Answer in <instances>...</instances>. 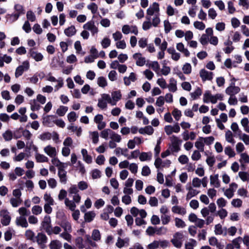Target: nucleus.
I'll list each match as a JSON object with an SVG mask.
<instances>
[{
  "label": "nucleus",
  "instance_id": "nucleus-1",
  "mask_svg": "<svg viewBox=\"0 0 249 249\" xmlns=\"http://www.w3.org/2000/svg\"><path fill=\"white\" fill-rule=\"evenodd\" d=\"M101 239V234L100 231L97 229H94L92 231L91 237L88 234L85 235V243L92 247H96L95 242L100 241Z\"/></svg>",
  "mask_w": 249,
  "mask_h": 249
},
{
  "label": "nucleus",
  "instance_id": "nucleus-2",
  "mask_svg": "<svg viewBox=\"0 0 249 249\" xmlns=\"http://www.w3.org/2000/svg\"><path fill=\"white\" fill-rule=\"evenodd\" d=\"M14 12L11 14H8L7 16L12 22H15L18 19L19 17L25 14V10L23 5L17 3L14 5Z\"/></svg>",
  "mask_w": 249,
  "mask_h": 249
},
{
  "label": "nucleus",
  "instance_id": "nucleus-3",
  "mask_svg": "<svg viewBox=\"0 0 249 249\" xmlns=\"http://www.w3.org/2000/svg\"><path fill=\"white\" fill-rule=\"evenodd\" d=\"M223 98V95L221 93L213 95L209 91H207L203 95V101L205 103H211L214 104L218 100L222 101Z\"/></svg>",
  "mask_w": 249,
  "mask_h": 249
},
{
  "label": "nucleus",
  "instance_id": "nucleus-4",
  "mask_svg": "<svg viewBox=\"0 0 249 249\" xmlns=\"http://www.w3.org/2000/svg\"><path fill=\"white\" fill-rule=\"evenodd\" d=\"M160 5L156 2H153L151 4L146 10V15L145 18L146 19H151V17L153 16L160 15Z\"/></svg>",
  "mask_w": 249,
  "mask_h": 249
},
{
  "label": "nucleus",
  "instance_id": "nucleus-5",
  "mask_svg": "<svg viewBox=\"0 0 249 249\" xmlns=\"http://www.w3.org/2000/svg\"><path fill=\"white\" fill-rule=\"evenodd\" d=\"M170 140L171 142V144L170 146V149L171 152H178L180 149V145L182 143V141L175 135L170 137Z\"/></svg>",
  "mask_w": 249,
  "mask_h": 249
},
{
  "label": "nucleus",
  "instance_id": "nucleus-6",
  "mask_svg": "<svg viewBox=\"0 0 249 249\" xmlns=\"http://www.w3.org/2000/svg\"><path fill=\"white\" fill-rule=\"evenodd\" d=\"M122 95L120 90L113 91L109 95V104L114 106L122 99Z\"/></svg>",
  "mask_w": 249,
  "mask_h": 249
},
{
  "label": "nucleus",
  "instance_id": "nucleus-7",
  "mask_svg": "<svg viewBox=\"0 0 249 249\" xmlns=\"http://www.w3.org/2000/svg\"><path fill=\"white\" fill-rule=\"evenodd\" d=\"M29 68L30 63L28 61L23 62L21 65L16 68L15 72V77L17 78L22 75L24 71L28 70Z\"/></svg>",
  "mask_w": 249,
  "mask_h": 249
},
{
  "label": "nucleus",
  "instance_id": "nucleus-8",
  "mask_svg": "<svg viewBox=\"0 0 249 249\" xmlns=\"http://www.w3.org/2000/svg\"><path fill=\"white\" fill-rule=\"evenodd\" d=\"M83 28L84 29L90 31L92 36L97 34L99 32L98 28L95 25L93 20H90L84 24Z\"/></svg>",
  "mask_w": 249,
  "mask_h": 249
},
{
  "label": "nucleus",
  "instance_id": "nucleus-9",
  "mask_svg": "<svg viewBox=\"0 0 249 249\" xmlns=\"http://www.w3.org/2000/svg\"><path fill=\"white\" fill-rule=\"evenodd\" d=\"M183 238V235L181 232H176L171 240L173 245L177 248H180L182 246V240Z\"/></svg>",
  "mask_w": 249,
  "mask_h": 249
},
{
  "label": "nucleus",
  "instance_id": "nucleus-10",
  "mask_svg": "<svg viewBox=\"0 0 249 249\" xmlns=\"http://www.w3.org/2000/svg\"><path fill=\"white\" fill-rule=\"evenodd\" d=\"M108 99V94L103 93L101 94V98L98 99L97 106L101 109H106L107 107V103L109 104Z\"/></svg>",
  "mask_w": 249,
  "mask_h": 249
},
{
  "label": "nucleus",
  "instance_id": "nucleus-11",
  "mask_svg": "<svg viewBox=\"0 0 249 249\" xmlns=\"http://www.w3.org/2000/svg\"><path fill=\"white\" fill-rule=\"evenodd\" d=\"M0 216L1 217L0 222L3 226L9 225L11 221V216L9 212L7 210H2L0 212Z\"/></svg>",
  "mask_w": 249,
  "mask_h": 249
},
{
  "label": "nucleus",
  "instance_id": "nucleus-12",
  "mask_svg": "<svg viewBox=\"0 0 249 249\" xmlns=\"http://www.w3.org/2000/svg\"><path fill=\"white\" fill-rule=\"evenodd\" d=\"M122 31L124 35L131 33L137 35L139 33L138 28L136 25H129L128 24H125L122 26Z\"/></svg>",
  "mask_w": 249,
  "mask_h": 249
},
{
  "label": "nucleus",
  "instance_id": "nucleus-13",
  "mask_svg": "<svg viewBox=\"0 0 249 249\" xmlns=\"http://www.w3.org/2000/svg\"><path fill=\"white\" fill-rule=\"evenodd\" d=\"M238 187V185L232 182L230 185L229 188L227 189L224 193V195L229 199L231 198L234 196V193Z\"/></svg>",
  "mask_w": 249,
  "mask_h": 249
},
{
  "label": "nucleus",
  "instance_id": "nucleus-14",
  "mask_svg": "<svg viewBox=\"0 0 249 249\" xmlns=\"http://www.w3.org/2000/svg\"><path fill=\"white\" fill-rule=\"evenodd\" d=\"M104 117L102 114H97L93 119L94 122L97 124L99 130L104 129L106 126V123L103 121Z\"/></svg>",
  "mask_w": 249,
  "mask_h": 249
},
{
  "label": "nucleus",
  "instance_id": "nucleus-15",
  "mask_svg": "<svg viewBox=\"0 0 249 249\" xmlns=\"http://www.w3.org/2000/svg\"><path fill=\"white\" fill-rule=\"evenodd\" d=\"M164 131L167 135H170L173 133H178L180 131V126L178 124H176L174 125H167L164 127Z\"/></svg>",
  "mask_w": 249,
  "mask_h": 249
},
{
  "label": "nucleus",
  "instance_id": "nucleus-16",
  "mask_svg": "<svg viewBox=\"0 0 249 249\" xmlns=\"http://www.w3.org/2000/svg\"><path fill=\"white\" fill-rule=\"evenodd\" d=\"M171 163V162L169 160L162 161L161 159L157 157L155 160L154 165L156 168L159 169L169 167Z\"/></svg>",
  "mask_w": 249,
  "mask_h": 249
},
{
  "label": "nucleus",
  "instance_id": "nucleus-17",
  "mask_svg": "<svg viewBox=\"0 0 249 249\" xmlns=\"http://www.w3.org/2000/svg\"><path fill=\"white\" fill-rule=\"evenodd\" d=\"M132 57L137 66L142 67L145 65L146 62L145 58L142 56V53H135L133 54Z\"/></svg>",
  "mask_w": 249,
  "mask_h": 249
},
{
  "label": "nucleus",
  "instance_id": "nucleus-18",
  "mask_svg": "<svg viewBox=\"0 0 249 249\" xmlns=\"http://www.w3.org/2000/svg\"><path fill=\"white\" fill-rule=\"evenodd\" d=\"M44 153L50 158L56 157L57 154L56 149L55 147L50 144L47 145L43 148Z\"/></svg>",
  "mask_w": 249,
  "mask_h": 249
},
{
  "label": "nucleus",
  "instance_id": "nucleus-19",
  "mask_svg": "<svg viewBox=\"0 0 249 249\" xmlns=\"http://www.w3.org/2000/svg\"><path fill=\"white\" fill-rule=\"evenodd\" d=\"M240 91V89L239 87L235 86L234 84H231L226 88L225 92L230 96H234L235 94L238 93Z\"/></svg>",
  "mask_w": 249,
  "mask_h": 249
},
{
  "label": "nucleus",
  "instance_id": "nucleus-20",
  "mask_svg": "<svg viewBox=\"0 0 249 249\" xmlns=\"http://www.w3.org/2000/svg\"><path fill=\"white\" fill-rule=\"evenodd\" d=\"M199 75L203 81L206 80L210 81L213 78V73L211 71H208L205 69H202L200 71Z\"/></svg>",
  "mask_w": 249,
  "mask_h": 249
},
{
  "label": "nucleus",
  "instance_id": "nucleus-21",
  "mask_svg": "<svg viewBox=\"0 0 249 249\" xmlns=\"http://www.w3.org/2000/svg\"><path fill=\"white\" fill-rule=\"evenodd\" d=\"M56 118L54 115H47L43 118V123L48 127H52L54 124V121Z\"/></svg>",
  "mask_w": 249,
  "mask_h": 249
},
{
  "label": "nucleus",
  "instance_id": "nucleus-22",
  "mask_svg": "<svg viewBox=\"0 0 249 249\" xmlns=\"http://www.w3.org/2000/svg\"><path fill=\"white\" fill-rule=\"evenodd\" d=\"M209 244L215 247L217 249H223L224 246L218 241V239L214 236L210 237L208 240Z\"/></svg>",
  "mask_w": 249,
  "mask_h": 249
},
{
  "label": "nucleus",
  "instance_id": "nucleus-23",
  "mask_svg": "<svg viewBox=\"0 0 249 249\" xmlns=\"http://www.w3.org/2000/svg\"><path fill=\"white\" fill-rule=\"evenodd\" d=\"M227 231V228L222 227V225L220 224H216L214 226V233L216 235L226 236Z\"/></svg>",
  "mask_w": 249,
  "mask_h": 249
},
{
  "label": "nucleus",
  "instance_id": "nucleus-24",
  "mask_svg": "<svg viewBox=\"0 0 249 249\" xmlns=\"http://www.w3.org/2000/svg\"><path fill=\"white\" fill-rule=\"evenodd\" d=\"M123 79L124 85L128 86L131 82H134L137 80V76L134 72H131L129 76H124Z\"/></svg>",
  "mask_w": 249,
  "mask_h": 249
},
{
  "label": "nucleus",
  "instance_id": "nucleus-25",
  "mask_svg": "<svg viewBox=\"0 0 249 249\" xmlns=\"http://www.w3.org/2000/svg\"><path fill=\"white\" fill-rule=\"evenodd\" d=\"M15 223L17 226H21L23 228H27L28 227L27 219L25 217L23 216L17 217Z\"/></svg>",
  "mask_w": 249,
  "mask_h": 249
},
{
  "label": "nucleus",
  "instance_id": "nucleus-26",
  "mask_svg": "<svg viewBox=\"0 0 249 249\" xmlns=\"http://www.w3.org/2000/svg\"><path fill=\"white\" fill-rule=\"evenodd\" d=\"M176 49L178 51L182 53L185 57L190 56V52L185 47L184 45L182 42L178 43L176 44Z\"/></svg>",
  "mask_w": 249,
  "mask_h": 249
},
{
  "label": "nucleus",
  "instance_id": "nucleus-27",
  "mask_svg": "<svg viewBox=\"0 0 249 249\" xmlns=\"http://www.w3.org/2000/svg\"><path fill=\"white\" fill-rule=\"evenodd\" d=\"M167 88L170 91L175 92L178 89L177 80L173 77L170 78Z\"/></svg>",
  "mask_w": 249,
  "mask_h": 249
},
{
  "label": "nucleus",
  "instance_id": "nucleus-28",
  "mask_svg": "<svg viewBox=\"0 0 249 249\" xmlns=\"http://www.w3.org/2000/svg\"><path fill=\"white\" fill-rule=\"evenodd\" d=\"M129 243V239L128 238L122 239L121 237H119L117 238V242L115 244V245L118 248L121 249L124 246H128Z\"/></svg>",
  "mask_w": 249,
  "mask_h": 249
},
{
  "label": "nucleus",
  "instance_id": "nucleus-29",
  "mask_svg": "<svg viewBox=\"0 0 249 249\" xmlns=\"http://www.w3.org/2000/svg\"><path fill=\"white\" fill-rule=\"evenodd\" d=\"M81 153L83 157V160L88 164H90L92 162L91 156L88 154V152L86 149L82 148Z\"/></svg>",
  "mask_w": 249,
  "mask_h": 249
},
{
  "label": "nucleus",
  "instance_id": "nucleus-30",
  "mask_svg": "<svg viewBox=\"0 0 249 249\" xmlns=\"http://www.w3.org/2000/svg\"><path fill=\"white\" fill-rule=\"evenodd\" d=\"M36 238V242L40 246L44 245L47 241V237L41 232L38 233Z\"/></svg>",
  "mask_w": 249,
  "mask_h": 249
},
{
  "label": "nucleus",
  "instance_id": "nucleus-31",
  "mask_svg": "<svg viewBox=\"0 0 249 249\" xmlns=\"http://www.w3.org/2000/svg\"><path fill=\"white\" fill-rule=\"evenodd\" d=\"M187 190L188 191L186 196V199L187 200L190 199L199 193V191L195 189H194L192 187H189L187 188Z\"/></svg>",
  "mask_w": 249,
  "mask_h": 249
},
{
  "label": "nucleus",
  "instance_id": "nucleus-32",
  "mask_svg": "<svg viewBox=\"0 0 249 249\" xmlns=\"http://www.w3.org/2000/svg\"><path fill=\"white\" fill-rule=\"evenodd\" d=\"M58 176L60 182L63 184H66L67 181V172L64 168H61L58 170Z\"/></svg>",
  "mask_w": 249,
  "mask_h": 249
},
{
  "label": "nucleus",
  "instance_id": "nucleus-33",
  "mask_svg": "<svg viewBox=\"0 0 249 249\" xmlns=\"http://www.w3.org/2000/svg\"><path fill=\"white\" fill-rule=\"evenodd\" d=\"M167 42L166 41L164 40L161 44L160 46V51L158 53V58L159 59H161L164 57V51L167 49Z\"/></svg>",
  "mask_w": 249,
  "mask_h": 249
},
{
  "label": "nucleus",
  "instance_id": "nucleus-34",
  "mask_svg": "<svg viewBox=\"0 0 249 249\" xmlns=\"http://www.w3.org/2000/svg\"><path fill=\"white\" fill-rule=\"evenodd\" d=\"M59 225L64 230V231H71L72 227L71 223L67 219L62 220Z\"/></svg>",
  "mask_w": 249,
  "mask_h": 249
},
{
  "label": "nucleus",
  "instance_id": "nucleus-35",
  "mask_svg": "<svg viewBox=\"0 0 249 249\" xmlns=\"http://www.w3.org/2000/svg\"><path fill=\"white\" fill-rule=\"evenodd\" d=\"M218 174L211 175L210 177V184L215 188H219L220 186V182L219 180Z\"/></svg>",
  "mask_w": 249,
  "mask_h": 249
},
{
  "label": "nucleus",
  "instance_id": "nucleus-36",
  "mask_svg": "<svg viewBox=\"0 0 249 249\" xmlns=\"http://www.w3.org/2000/svg\"><path fill=\"white\" fill-rule=\"evenodd\" d=\"M195 146L198 150H199L201 152H203L204 151L205 146L203 137H198L195 143Z\"/></svg>",
  "mask_w": 249,
  "mask_h": 249
},
{
  "label": "nucleus",
  "instance_id": "nucleus-37",
  "mask_svg": "<svg viewBox=\"0 0 249 249\" xmlns=\"http://www.w3.org/2000/svg\"><path fill=\"white\" fill-rule=\"evenodd\" d=\"M239 161L242 166H244L246 164L249 163V156L246 153L240 154V159Z\"/></svg>",
  "mask_w": 249,
  "mask_h": 249
},
{
  "label": "nucleus",
  "instance_id": "nucleus-38",
  "mask_svg": "<svg viewBox=\"0 0 249 249\" xmlns=\"http://www.w3.org/2000/svg\"><path fill=\"white\" fill-rule=\"evenodd\" d=\"M154 130L151 125H147L144 127L139 129V132L141 134H147L151 135L154 133Z\"/></svg>",
  "mask_w": 249,
  "mask_h": 249
},
{
  "label": "nucleus",
  "instance_id": "nucleus-39",
  "mask_svg": "<svg viewBox=\"0 0 249 249\" xmlns=\"http://www.w3.org/2000/svg\"><path fill=\"white\" fill-rule=\"evenodd\" d=\"M51 162L53 165L57 167L58 170L61 168H65L66 167L65 164L60 161L56 156L52 158Z\"/></svg>",
  "mask_w": 249,
  "mask_h": 249
},
{
  "label": "nucleus",
  "instance_id": "nucleus-40",
  "mask_svg": "<svg viewBox=\"0 0 249 249\" xmlns=\"http://www.w3.org/2000/svg\"><path fill=\"white\" fill-rule=\"evenodd\" d=\"M51 217L49 215L44 216L43 220L41 222V226L46 231L47 229H50L51 228Z\"/></svg>",
  "mask_w": 249,
  "mask_h": 249
},
{
  "label": "nucleus",
  "instance_id": "nucleus-41",
  "mask_svg": "<svg viewBox=\"0 0 249 249\" xmlns=\"http://www.w3.org/2000/svg\"><path fill=\"white\" fill-rule=\"evenodd\" d=\"M49 247L50 249H61L62 247V244L59 240L54 239L50 242Z\"/></svg>",
  "mask_w": 249,
  "mask_h": 249
},
{
  "label": "nucleus",
  "instance_id": "nucleus-42",
  "mask_svg": "<svg viewBox=\"0 0 249 249\" xmlns=\"http://www.w3.org/2000/svg\"><path fill=\"white\" fill-rule=\"evenodd\" d=\"M172 212L173 213H177L182 215H184L186 213V209L178 205H175L172 207Z\"/></svg>",
  "mask_w": 249,
  "mask_h": 249
},
{
  "label": "nucleus",
  "instance_id": "nucleus-43",
  "mask_svg": "<svg viewBox=\"0 0 249 249\" xmlns=\"http://www.w3.org/2000/svg\"><path fill=\"white\" fill-rule=\"evenodd\" d=\"M35 157L37 162H47L49 161V159L47 157L38 152L36 153Z\"/></svg>",
  "mask_w": 249,
  "mask_h": 249
},
{
  "label": "nucleus",
  "instance_id": "nucleus-44",
  "mask_svg": "<svg viewBox=\"0 0 249 249\" xmlns=\"http://www.w3.org/2000/svg\"><path fill=\"white\" fill-rule=\"evenodd\" d=\"M152 158V154L151 152H142L140 153L139 159L141 161H149Z\"/></svg>",
  "mask_w": 249,
  "mask_h": 249
},
{
  "label": "nucleus",
  "instance_id": "nucleus-45",
  "mask_svg": "<svg viewBox=\"0 0 249 249\" xmlns=\"http://www.w3.org/2000/svg\"><path fill=\"white\" fill-rule=\"evenodd\" d=\"M62 231L61 227L56 226L50 228V229H47L46 232L48 235H51L52 234H60Z\"/></svg>",
  "mask_w": 249,
  "mask_h": 249
},
{
  "label": "nucleus",
  "instance_id": "nucleus-46",
  "mask_svg": "<svg viewBox=\"0 0 249 249\" xmlns=\"http://www.w3.org/2000/svg\"><path fill=\"white\" fill-rule=\"evenodd\" d=\"M67 128L69 130H71V132H75L78 137H80L82 134V129L81 127L70 125L67 127Z\"/></svg>",
  "mask_w": 249,
  "mask_h": 249
},
{
  "label": "nucleus",
  "instance_id": "nucleus-47",
  "mask_svg": "<svg viewBox=\"0 0 249 249\" xmlns=\"http://www.w3.org/2000/svg\"><path fill=\"white\" fill-rule=\"evenodd\" d=\"M30 54L31 56L36 61H40L43 59V55L40 53L31 50Z\"/></svg>",
  "mask_w": 249,
  "mask_h": 249
},
{
  "label": "nucleus",
  "instance_id": "nucleus-48",
  "mask_svg": "<svg viewBox=\"0 0 249 249\" xmlns=\"http://www.w3.org/2000/svg\"><path fill=\"white\" fill-rule=\"evenodd\" d=\"M76 33V30L75 26L73 25L69 27L64 30L65 35L68 37L74 36Z\"/></svg>",
  "mask_w": 249,
  "mask_h": 249
},
{
  "label": "nucleus",
  "instance_id": "nucleus-49",
  "mask_svg": "<svg viewBox=\"0 0 249 249\" xmlns=\"http://www.w3.org/2000/svg\"><path fill=\"white\" fill-rule=\"evenodd\" d=\"M75 244L79 249H83L88 245L86 243L84 244V240L81 237H78L75 239Z\"/></svg>",
  "mask_w": 249,
  "mask_h": 249
},
{
  "label": "nucleus",
  "instance_id": "nucleus-50",
  "mask_svg": "<svg viewBox=\"0 0 249 249\" xmlns=\"http://www.w3.org/2000/svg\"><path fill=\"white\" fill-rule=\"evenodd\" d=\"M224 153L229 158L234 157L236 155V153L233 149L230 146H227L225 147Z\"/></svg>",
  "mask_w": 249,
  "mask_h": 249
},
{
  "label": "nucleus",
  "instance_id": "nucleus-51",
  "mask_svg": "<svg viewBox=\"0 0 249 249\" xmlns=\"http://www.w3.org/2000/svg\"><path fill=\"white\" fill-rule=\"evenodd\" d=\"M89 137L93 144H97L99 142V133L96 131H90Z\"/></svg>",
  "mask_w": 249,
  "mask_h": 249
},
{
  "label": "nucleus",
  "instance_id": "nucleus-52",
  "mask_svg": "<svg viewBox=\"0 0 249 249\" xmlns=\"http://www.w3.org/2000/svg\"><path fill=\"white\" fill-rule=\"evenodd\" d=\"M225 139L229 143L234 144L235 142L233 138V134L231 131L229 130H227L225 133Z\"/></svg>",
  "mask_w": 249,
  "mask_h": 249
},
{
  "label": "nucleus",
  "instance_id": "nucleus-53",
  "mask_svg": "<svg viewBox=\"0 0 249 249\" xmlns=\"http://www.w3.org/2000/svg\"><path fill=\"white\" fill-rule=\"evenodd\" d=\"M92 202L89 198H87L84 202V205L80 207V210L82 212L85 213L87 209H89L91 207Z\"/></svg>",
  "mask_w": 249,
  "mask_h": 249
},
{
  "label": "nucleus",
  "instance_id": "nucleus-54",
  "mask_svg": "<svg viewBox=\"0 0 249 249\" xmlns=\"http://www.w3.org/2000/svg\"><path fill=\"white\" fill-rule=\"evenodd\" d=\"M65 204L71 211H74L76 207L75 203L68 198L65 199Z\"/></svg>",
  "mask_w": 249,
  "mask_h": 249
},
{
  "label": "nucleus",
  "instance_id": "nucleus-55",
  "mask_svg": "<svg viewBox=\"0 0 249 249\" xmlns=\"http://www.w3.org/2000/svg\"><path fill=\"white\" fill-rule=\"evenodd\" d=\"M71 231H64L59 234V236L69 242H71L72 236L70 233Z\"/></svg>",
  "mask_w": 249,
  "mask_h": 249
},
{
  "label": "nucleus",
  "instance_id": "nucleus-56",
  "mask_svg": "<svg viewBox=\"0 0 249 249\" xmlns=\"http://www.w3.org/2000/svg\"><path fill=\"white\" fill-rule=\"evenodd\" d=\"M22 200L21 198L12 197L10 199V203L13 207H18L22 203Z\"/></svg>",
  "mask_w": 249,
  "mask_h": 249
},
{
  "label": "nucleus",
  "instance_id": "nucleus-57",
  "mask_svg": "<svg viewBox=\"0 0 249 249\" xmlns=\"http://www.w3.org/2000/svg\"><path fill=\"white\" fill-rule=\"evenodd\" d=\"M95 216V213L93 211H89L85 213L84 219L86 222H90L93 220Z\"/></svg>",
  "mask_w": 249,
  "mask_h": 249
},
{
  "label": "nucleus",
  "instance_id": "nucleus-58",
  "mask_svg": "<svg viewBox=\"0 0 249 249\" xmlns=\"http://www.w3.org/2000/svg\"><path fill=\"white\" fill-rule=\"evenodd\" d=\"M152 18H151V23L152 26L154 27H157L160 23V15L157 14L156 15L153 16Z\"/></svg>",
  "mask_w": 249,
  "mask_h": 249
},
{
  "label": "nucleus",
  "instance_id": "nucleus-59",
  "mask_svg": "<svg viewBox=\"0 0 249 249\" xmlns=\"http://www.w3.org/2000/svg\"><path fill=\"white\" fill-rule=\"evenodd\" d=\"M174 220L175 226L178 228L183 229L186 226L185 222L179 218L176 217Z\"/></svg>",
  "mask_w": 249,
  "mask_h": 249
},
{
  "label": "nucleus",
  "instance_id": "nucleus-60",
  "mask_svg": "<svg viewBox=\"0 0 249 249\" xmlns=\"http://www.w3.org/2000/svg\"><path fill=\"white\" fill-rule=\"evenodd\" d=\"M68 110V107L66 106H61L56 110V113L59 116H63Z\"/></svg>",
  "mask_w": 249,
  "mask_h": 249
},
{
  "label": "nucleus",
  "instance_id": "nucleus-61",
  "mask_svg": "<svg viewBox=\"0 0 249 249\" xmlns=\"http://www.w3.org/2000/svg\"><path fill=\"white\" fill-rule=\"evenodd\" d=\"M149 67L158 74L160 72V66L157 61H153L149 64Z\"/></svg>",
  "mask_w": 249,
  "mask_h": 249
},
{
  "label": "nucleus",
  "instance_id": "nucleus-62",
  "mask_svg": "<svg viewBox=\"0 0 249 249\" xmlns=\"http://www.w3.org/2000/svg\"><path fill=\"white\" fill-rule=\"evenodd\" d=\"M241 124L243 127L244 130L247 133H249V120L245 117L243 118L240 122Z\"/></svg>",
  "mask_w": 249,
  "mask_h": 249
},
{
  "label": "nucleus",
  "instance_id": "nucleus-63",
  "mask_svg": "<svg viewBox=\"0 0 249 249\" xmlns=\"http://www.w3.org/2000/svg\"><path fill=\"white\" fill-rule=\"evenodd\" d=\"M97 83L98 85L102 88H105L107 85V79L103 76L99 77L97 78Z\"/></svg>",
  "mask_w": 249,
  "mask_h": 249
},
{
  "label": "nucleus",
  "instance_id": "nucleus-64",
  "mask_svg": "<svg viewBox=\"0 0 249 249\" xmlns=\"http://www.w3.org/2000/svg\"><path fill=\"white\" fill-rule=\"evenodd\" d=\"M38 138L42 141H46L50 140L52 139V133L46 132L41 134Z\"/></svg>",
  "mask_w": 249,
  "mask_h": 249
}]
</instances>
